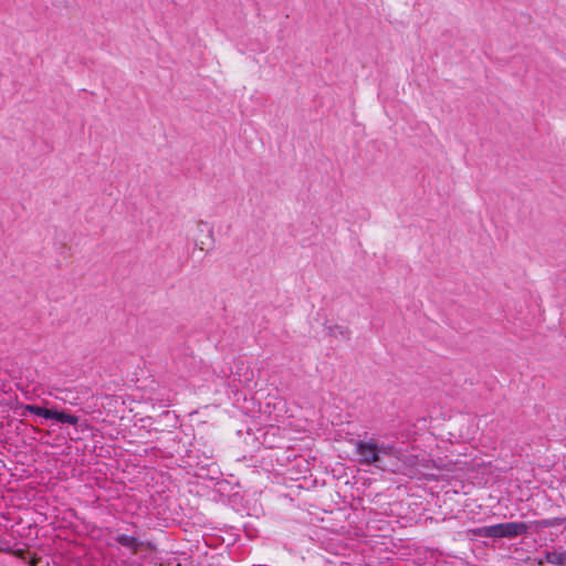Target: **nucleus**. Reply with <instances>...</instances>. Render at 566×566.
I'll return each instance as SVG.
<instances>
[{
	"mask_svg": "<svg viewBox=\"0 0 566 566\" xmlns=\"http://www.w3.org/2000/svg\"><path fill=\"white\" fill-rule=\"evenodd\" d=\"M475 535L490 538H514L528 532V526L524 522H507L491 526H482L473 531Z\"/></svg>",
	"mask_w": 566,
	"mask_h": 566,
	"instance_id": "nucleus-1",
	"label": "nucleus"
},
{
	"mask_svg": "<svg viewBox=\"0 0 566 566\" xmlns=\"http://www.w3.org/2000/svg\"><path fill=\"white\" fill-rule=\"evenodd\" d=\"M205 229H208V223H207V222H205V221H202V220H201V221H199V222H198V230H199V231H203Z\"/></svg>",
	"mask_w": 566,
	"mask_h": 566,
	"instance_id": "nucleus-10",
	"label": "nucleus"
},
{
	"mask_svg": "<svg viewBox=\"0 0 566 566\" xmlns=\"http://www.w3.org/2000/svg\"><path fill=\"white\" fill-rule=\"evenodd\" d=\"M201 250H203L205 241H200V243H197Z\"/></svg>",
	"mask_w": 566,
	"mask_h": 566,
	"instance_id": "nucleus-14",
	"label": "nucleus"
},
{
	"mask_svg": "<svg viewBox=\"0 0 566 566\" xmlns=\"http://www.w3.org/2000/svg\"><path fill=\"white\" fill-rule=\"evenodd\" d=\"M24 411H28L30 413H33L35 416L42 417L44 419H51L52 410L49 408H43L38 405H25L23 406ZM25 412H22V416H24Z\"/></svg>",
	"mask_w": 566,
	"mask_h": 566,
	"instance_id": "nucleus-6",
	"label": "nucleus"
},
{
	"mask_svg": "<svg viewBox=\"0 0 566 566\" xmlns=\"http://www.w3.org/2000/svg\"><path fill=\"white\" fill-rule=\"evenodd\" d=\"M51 419L55 420L61 423H70V424H77L80 421V418L75 415L67 413L65 411H59L56 409L52 410Z\"/></svg>",
	"mask_w": 566,
	"mask_h": 566,
	"instance_id": "nucleus-4",
	"label": "nucleus"
},
{
	"mask_svg": "<svg viewBox=\"0 0 566 566\" xmlns=\"http://www.w3.org/2000/svg\"><path fill=\"white\" fill-rule=\"evenodd\" d=\"M358 461L363 465H375L377 469L385 470L377 443L373 441L357 440L354 443Z\"/></svg>",
	"mask_w": 566,
	"mask_h": 566,
	"instance_id": "nucleus-2",
	"label": "nucleus"
},
{
	"mask_svg": "<svg viewBox=\"0 0 566 566\" xmlns=\"http://www.w3.org/2000/svg\"><path fill=\"white\" fill-rule=\"evenodd\" d=\"M24 554H25V551H23V549H18L14 552V555L21 559H24Z\"/></svg>",
	"mask_w": 566,
	"mask_h": 566,
	"instance_id": "nucleus-11",
	"label": "nucleus"
},
{
	"mask_svg": "<svg viewBox=\"0 0 566 566\" xmlns=\"http://www.w3.org/2000/svg\"><path fill=\"white\" fill-rule=\"evenodd\" d=\"M377 448L379 450V458H381V455L398 457L400 453V451L397 450L394 444L377 443Z\"/></svg>",
	"mask_w": 566,
	"mask_h": 566,
	"instance_id": "nucleus-9",
	"label": "nucleus"
},
{
	"mask_svg": "<svg viewBox=\"0 0 566 566\" xmlns=\"http://www.w3.org/2000/svg\"><path fill=\"white\" fill-rule=\"evenodd\" d=\"M115 541L122 546L130 548L133 552H137L140 546V542L138 541L137 537L126 534L117 535L115 537Z\"/></svg>",
	"mask_w": 566,
	"mask_h": 566,
	"instance_id": "nucleus-5",
	"label": "nucleus"
},
{
	"mask_svg": "<svg viewBox=\"0 0 566 566\" xmlns=\"http://www.w3.org/2000/svg\"><path fill=\"white\" fill-rule=\"evenodd\" d=\"M328 335L340 338L343 340H348L350 338V332L348 328L339 325H333L328 327Z\"/></svg>",
	"mask_w": 566,
	"mask_h": 566,
	"instance_id": "nucleus-8",
	"label": "nucleus"
},
{
	"mask_svg": "<svg viewBox=\"0 0 566 566\" xmlns=\"http://www.w3.org/2000/svg\"><path fill=\"white\" fill-rule=\"evenodd\" d=\"M208 238L212 241V229H208Z\"/></svg>",
	"mask_w": 566,
	"mask_h": 566,
	"instance_id": "nucleus-13",
	"label": "nucleus"
},
{
	"mask_svg": "<svg viewBox=\"0 0 566 566\" xmlns=\"http://www.w3.org/2000/svg\"><path fill=\"white\" fill-rule=\"evenodd\" d=\"M545 559L547 563L553 565L566 566V552H547L545 555Z\"/></svg>",
	"mask_w": 566,
	"mask_h": 566,
	"instance_id": "nucleus-7",
	"label": "nucleus"
},
{
	"mask_svg": "<svg viewBox=\"0 0 566 566\" xmlns=\"http://www.w3.org/2000/svg\"><path fill=\"white\" fill-rule=\"evenodd\" d=\"M40 558L33 557L31 560L28 562L30 566H38V562Z\"/></svg>",
	"mask_w": 566,
	"mask_h": 566,
	"instance_id": "nucleus-12",
	"label": "nucleus"
},
{
	"mask_svg": "<svg viewBox=\"0 0 566 566\" xmlns=\"http://www.w3.org/2000/svg\"><path fill=\"white\" fill-rule=\"evenodd\" d=\"M564 522H566V517H552V518H545L541 521H532L530 523H526L528 526V531H533L535 533L539 532L543 528L548 527H555L562 525Z\"/></svg>",
	"mask_w": 566,
	"mask_h": 566,
	"instance_id": "nucleus-3",
	"label": "nucleus"
}]
</instances>
